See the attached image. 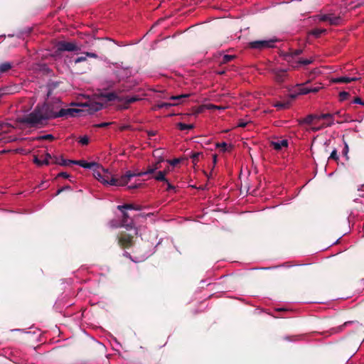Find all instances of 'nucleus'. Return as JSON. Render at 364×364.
Wrapping results in <instances>:
<instances>
[{"label":"nucleus","instance_id":"f257e3e1","mask_svg":"<svg viewBox=\"0 0 364 364\" xmlns=\"http://www.w3.org/2000/svg\"><path fill=\"white\" fill-rule=\"evenodd\" d=\"M81 110L74 108L60 109L58 112L53 110V107L48 104L38 105L29 114L18 117L17 121L29 127H36L42 125L48 119H55L61 117H75Z\"/></svg>","mask_w":364,"mask_h":364},{"label":"nucleus","instance_id":"f03ea898","mask_svg":"<svg viewBox=\"0 0 364 364\" xmlns=\"http://www.w3.org/2000/svg\"><path fill=\"white\" fill-rule=\"evenodd\" d=\"M93 176L105 185L112 186L115 183V178L113 177L107 168H105L99 164H97L96 168L93 169Z\"/></svg>","mask_w":364,"mask_h":364},{"label":"nucleus","instance_id":"7ed1b4c3","mask_svg":"<svg viewBox=\"0 0 364 364\" xmlns=\"http://www.w3.org/2000/svg\"><path fill=\"white\" fill-rule=\"evenodd\" d=\"M276 41L277 40L274 38L255 41L250 43V46L251 48L258 50L273 48L274 46Z\"/></svg>","mask_w":364,"mask_h":364},{"label":"nucleus","instance_id":"20e7f679","mask_svg":"<svg viewBox=\"0 0 364 364\" xmlns=\"http://www.w3.org/2000/svg\"><path fill=\"white\" fill-rule=\"evenodd\" d=\"M137 176V173H133L130 171L126 172L124 175L121 176L118 178H115V183L112 186H127L130 180Z\"/></svg>","mask_w":364,"mask_h":364},{"label":"nucleus","instance_id":"39448f33","mask_svg":"<svg viewBox=\"0 0 364 364\" xmlns=\"http://www.w3.org/2000/svg\"><path fill=\"white\" fill-rule=\"evenodd\" d=\"M58 50L61 51H79L81 48L75 42L63 41L58 43Z\"/></svg>","mask_w":364,"mask_h":364},{"label":"nucleus","instance_id":"423d86ee","mask_svg":"<svg viewBox=\"0 0 364 364\" xmlns=\"http://www.w3.org/2000/svg\"><path fill=\"white\" fill-rule=\"evenodd\" d=\"M287 61L290 63L291 66L294 68H298L301 65H306L313 63L314 59L312 58L309 59H299L296 61L291 60L287 58Z\"/></svg>","mask_w":364,"mask_h":364},{"label":"nucleus","instance_id":"0eeeda50","mask_svg":"<svg viewBox=\"0 0 364 364\" xmlns=\"http://www.w3.org/2000/svg\"><path fill=\"white\" fill-rule=\"evenodd\" d=\"M160 164L159 162H156L151 165H149L147 168V170L145 171L137 172L138 176H146L149 174L154 173L156 170L160 168Z\"/></svg>","mask_w":364,"mask_h":364},{"label":"nucleus","instance_id":"6e6552de","mask_svg":"<svg viewBox=\"0 0 364 364\" xmlns=\"http://www.w3.org/2000/svg\"><path fill=\"white\" fill-rule=\"evenodd\" d=\"M122 213L123 215L122 226L124 227L127 230L134 228V223L132 220H131L130 222L128 223V218H129L128 214L124 210H123V212H122Z\"/></svg>","mask_w":364,"mask_h":364},{"label":"nucleus","instance_id":"1a4fd4ad","mask_svg":"<svg viewBox=\"0 0 364 364\" xmlns=\"http://www.w3.org/2000/svg\"><path fill=\"white\" fill-rule=\"evenodd\" d=\"M360 78L357 77H350L346 76H342L332 79V82L334 83H349L351 82L357 81Z\"/></svg>","mask_w":364,"mask_h":364},{"label":"nucleus","instance_id":"9d476101","mask_svg":"<svg viewBox=\"0 0 364 364\" xmlns=\"http://www.w3.org/2000/svg\"><path fill=\"white\" fill-rule=\"evenodd\" d=\"M334 116H337L341 118V121H338L337 123H344L348 122H353L350 116L347 113H342L341 111H337L333 113Z\"/></svg>","mask_w":364,"mask_h":364},{"label":"nucleus","instance_id":"9b49d317","mask_svg":"<svg viewBox=\"0 0 364 364\" xmlns=\"http://www.w3.org/2000/svg\"><path fill=\"white\" fill-rule=\"evenodd\" d=\"M75 164L79 165L85 168L94 169L97 166V163L95 162H87L85 160L75 161Z\"/></svg>","mask_w":364,"mask_h":364},{"label":"nucleus","instance_id":"f8f14e48","mask_svg":"<svg viewBox=\"0 0 364 364\" xmlns=\"http://www.w3.org/2000/svg\"><path fill=\"white\" fill-rule=\"evenodd\" d=\"M271 144L275 150L279 151L283 148L287 147L288 141L287 139H282L272 141Z\"/></svg>","mask_w":364,"mask_h":364},{"label":"nucleus","instance_id":"ddd939ff","mask_svg":"<svg viewBox=\"0 0 364 364\" xmlns=\"http://www.w3.org/2000/svg\"><path fill=\"white\" fill-rule=\"evenodd\" d=\"M119 243L124 247H128L132 245V237L127 234H122L119 237Z\"/></svg>","mask_w":364,"mask_h":364},{"label":"nucleus","instance_id":"4468645a","mask_svg":"<svg viewBox=\"0 0 364 364\" xmlns=\"http://www.w3.org/2000/svg\"><path fill=\"white\" fill-rule=\"evenodd\" d=\"M75 161L64 159L62 156L53 157V163L61 166H67L70 164H75Z\"/></svg>","mask_w":364,"mask_h":364},{"label":"nucleus","instance_id":"2eb2a0df","mask_svg":"<svg viewBox=\"0 0 364 364\" xmlns=\"http://www.w3.org/2000/svg\"><path fill=\"white\" fill-rule=\"evenodd\" d=\"M334 114H322L320 115L316 116V119L318 120L321 119H328V122L326 124V127H331L333 124H334V120H333Z\"/></svg>","mask_w":364,"mask_h":364},{"label":"nucleus","instance_id":"dca6fc26","mask_svg":"<svg viewBox=\"0 0 364 364\" xmlns=\"http://www.w3.org/2000/svg\"><path fill=\"white\" fill-rule=\"evenodd\" d=\"M50 159H53V158L50 154L47 153L43 161H41L38 157L35 156L33 159V162L38 166L48 165L50 164Z\"/></svg>","mask_w":364,"mask_h":364},{"label":"nucleus","instance_id":"f3484780","mask_svg":"<svg viewBox=\"0 0 364 364\" xmlns=\"http://www.w3.org/2000/svg\"><path fill=\"white\" fill-rule=\"evenodd\" d=\"M274 73L275 80L278 82H282L284 81L285 76H286V73H287L286 70H274Z\"/></svg>","mask_w":364,"mask_h":364},{"label":"nucleus","instance_id":"a211bd4d","mask_svg":"<svg viewBox=\"0 0 364 364\" xmlns=\"http://www.w3.org/2000/svg\"><path fill=\"white\" fill-rule=\"evenodd\" d=\"M84 55H85L84 56H80V57L77 58L75 60V63H79L85 61L87 57L92 58H97V55L95 53L86 52L84 53Z\"/></svg>","mask_w":364,"mask_h":364},{"label":"nucleus","instance_id":"6ab92c4d","mask_svg":"<svg viewBox=\"0 0 364 364\" xmlns=\"http://www.w3.org/2000/svg\"><path fill=\"white\" fill-rule=\"evenodd\" d=\"M342 21V18L340 16H335L333 14H329L328 22L331 25H339Z\"/></svg>","mask_w":364,"mask_h":364},{"label":"nucleus","instance_id":"aec40b11","mask_svg":"<svg viewBox=\"0 0 364 364\" xmlns=\"http://www.w3.org/2000/svg\"><path fill=\"white\" fill-rule=\"evenodd\" d=\"M296 87L298 95H306L310 93L309 87H306L305 84H297Z\"/></svg>","mask_w":364,"mask_h":364},{"label":"nucleus","instance_id":"412c9836","mask_svg":"<svg viewBox=\"0 0 364 364\" xmlns=\"http://www.w3.org/2000/svg\"><path fill=\"white\" fill-rule=\"evenodd\" d=\"M164 153V151L162 149H157L153 151V156L155 158H157L156 162L161 163L164 161V158L162 156Z\"/></svg>","mask_w":364,"mask_h":364},{"label":"nucleus","instance_id":"4be33fe9","mask_svg":"<svg viewBox=\"0 0 364 364\" xmlns=\"http://www.w3.org/2000/svg\"><path fill=\"white\" fill-rule=\"evenodd\" d=\"M153 178L159 181H165L168 182L167 179L166 178V172L165 171H158Z\"/></svg>","mask_w":364,"mask_h":364},{"label":"nucleus","instance_id":"5701e85b","mask_svg":"<svg viewBox=\"0 0 364 364\" xmlns=\"http://www.w3.org/2000/svg\"><path fill=\"white\" fill-rule=\"evenodd\" d=\"M117 209L123 212L124 210H139L140 208L139 207H135L132 204H124L118 205Z\"/></svg>","mask_w":364,"mask_h":364},{"label":"nucleus","instance_id":"b1692460","mask_svg":"<svg viewBox=\"0 0 364 364\" xmlns=\"http://www.w3.org/2000/svg\"><path fill=\"white\" fill-rule=\"evenodd\" d=\"M12 68V64L9 62H4L0 64V74L9 70Z\"/></svg>","mask_w":364,"mask_h":364},{"label":"nucleus","instance_id":"393cba45","mask_svg":"<svg viewBox=\"0 0 364 364\" xmlns=\"http://www.w3.org/2000/svg\"><path fill=\"white\" fill-rule=\"evenodd\" d=\"M274 107H276L277 109H286L290 107V102H277V103L274 104Z\"/></svg>","mask_w":364,"mask_h":364},{"label":"nucleus","instance_id":"a878e982","mask_svg":"<svg viewBox=\"0 0 364 364\" xmlns=\"http://www.w3.org/2000/svg\"><path fill=\"white\" fill-rule=\"evenodd\" d=\"M177 127L181 131L191 129L194 127L193 124H185V123H182V122H179L177 124Z\"/></svg>","mask_w":364,"mask_h":364},{"label":"nucleus","instance_id":"bb28decb","mask_svg":"<svg viewBox=\"0 0 364 364\" xmlns=\"http://www.w3.org/2000/svg\"><path fill=\"white\" fill-rule=\"evenodd\" d=\"M326 32V30L324 28H315L311 31V34L314 36L315 37L318 38L321 34L325 33Z\"/></svg>","mask_w":364,"mask_h":364},{"label":"nucleus","instance_id":"cd10ccee","mask_svg":"<svg viewBox=\"0 0 364 364\" xmlns=\"http://www.w3.org/2000/svg\"><path fill=\"white\" fill-rule=\"evenodd\" d=\"M180 103H181L180 102H176V103L161 102V103L158 104V107L159 109L168 108V107H171L172 106L178 105Z\"/></svg>","mask_w":364,"mask_h":364},{"label":"nucleus","instance_id":"c85d7f7f","mask_svg":"<svg viewBox=\"0 0 364 364\" xmlns=\"http://www.w3.org/2000/svg\"><path fill=\"white\" fill-rule=\"evenodd\" d=\"M216 147L220 148L222 151L225 152L228 150V148L230 147L226 142L218 143L216 144Z\"/></svg>","mask_w":364,"mask_h":364},{"label":"nucleus","instance_id":"c756f323","mask_svg":"<svg viewBox=\"0 0 364 364\" xmlns=\"http://www.w3.org/2000/svg\"><path fill=\"white\" fill-rule=\"evenodd\" d=\"M190 95H191V94H183V95H173V96H171L170 97V99L173 100H178V101H179L181 99L188 97Z\"/></svg>","mask_w":364,"mask_h":364},{"label":"nucleus","instance_id":"7c9ffc66","mask_svg":"<svg viewBox=\"0 0 364 364\" xmlns=\"http://www.w3.org/2000/svg\"><path fill=\"white\" fill-rule=\"evenodd\" d=\"M234 58V55H224L221 60L222 63H227L231 61Z\"/></svg>","mask_w":364,"mask_h":364},{"label":"nucleus","instance_id":"2f4dec72","mask_svg":"<svg viewBox=\"0 0 364 364\" xmlns=\"http://www.w3.org/2000/svg\"><path fill=\"white\" fill-rule=\"evenodd\" d=\"M89 138L87 136H82L79 138V143L81 145H87L89 143Z\"/></svg>","mask_w":364,"mask_h":364},{"label":"nucleus","instance_id":"473e14b6","mask_svg":"<svg viewBox=\"0 0 364 364\" xmlns=\"http://www.w3.org/2000/svg\"><path fill=\"white\" fill-rule=\"evenodd\" d=\"M139 99L135 96H127L124 98V100L127 103H133L137 100H139Z\"/></svg>","mask_w":364,"mask_h":364},{"label":"nucleus","instance_id":"72a5a7b5","mask_svg":"<svg viewBox=\"0 0 364 364\" xmlns=\"http://www.w3.org/2000/svg\"><path fill=\"white\" fill-rule=\"evenodd\" d=\"M329 159H333L335 161H338V155L337 154V150L336 149H334L331 153V155L328 158Z\"/></svg>","mask_w":364,"mask_h":364},{"label":"nucleus","instance_id":"f704fd0d","mask_svg":"<svg viewBox=\"0 0 364 364\" xmlns=\"http://www.w3.org/2000/svg\"><path fill=\"white\" fill-rule=\"evenodd\" d=\"M349 96V93L345 91L341 92L339 94V97L341 101L346 100Z\"/></svg>","mask_w":364,"mask_h":364},{"label":"nucleus","instance_id":"c9c22d12","mask_svg":"<svg viewBox=\"0 0 364 364\" xmlns=\"http://www.w3.org/2000/svg\"><path fill=\"white\" fill-rule=\"evenodd\" d=\"M102 107V105L100 103H95V104L92 105V110L95 111V112H97V111L101 109Z\"/></svg>","mask_w":364,"mask_h":364},{"label":"nucleus","instance_id":"e433bc0d","mask_svg":"<svg viewBox=\"0 0 364 364\" xmlns=\"http://www.w3.org/2000/svg\"><path fill=\"white\" fill-rule=\"evenodd\" d=\"M314 119H316V116L309 115L304 119V122L311 124Z\"/></svg>","mask_w":364,"mask_h":364},{"label":"nucleus","instance_id":"4c0bfd02","mask_svg":"<svg viewBox=\"0 0 364 364\" xmlns=\"http://www.w3.org/2000/svg\"><path fill=\"white\" fill-rule=\"evenodd\" d=\"M328 14H321L318 16V19L321 21H328Z\"/></svg>","mask_w":364,"mask_h":364},{"label":"nucleus","instance_id":"58836bf2","mask_svg":"<svg viewBox=\"0 0 364 364\" xmlns=\"http://www.w3.org/2000/svg\"><path fill=\"white\" fill-rule=\"evenodd\" d=\"M180 159H172V160H167L166 161L171 166H176V164H178L179 162H180Z\"/></svg>","mask_w":364,"mask_h":364},{"label":"nucleus","instance_id":"ea45409f","mask_svg":"<svg viewBox=\"0 0 364 364\" xmlns=\"http://www.w3.org/2000/svg\"><path fill=\"white\" fill-rule=\"evenodd\" d=\"M106 97L108 99V100L112 101L114 100L117 98V95L115 93L111 92L108 93Z\"/></svg>","mask_w":364,"mask_h":364},{"label":"nucleus","instance_id":"a19ab883","mask_svg":"<svg viewBox=\"0 0 364 364\" xmlns=\"http://www.w3.org/2000/svg\"><path fill=\"white\" fill-rule=\"evenodd\" d=\"M321 87L320 86H314L309 87L310 92H317L321 90Z\"/></svg>","mask_w":364,"mask_h":364},{"label":"nucleus","instance_id":"79ce46f5","mask_svg":"<svg viewBox=\"0 0 364 364\" xmlns=\"http://www.w3.org/2000/svg\"><path fill=\"white\" fill-rule=\"evenodd\" d=\"M348 150H349L348 145V144L346 141H344V148H343V155L347 156H348Z\"/></svg>","mask_w":364,"mask_h":364},{"label":"nucleus","instance_id":"37998d69","mask_svg":"<svg viewBox=\"0 0 364 364\" xmlns=\"http://www.w3.org/2000/svg\"><path fill=\"white\" fill-rule=\"evenodd\" d=\"M200 153H199V152L194 153V154H192L191 158L193 159V163L196 162V160L200 156Z\"/></svg>","mask_w":364,"mask_h":364},{"label":"nucleus","instance_id":"c03bdc74","mask_svg":"<svg viewBox=\"0 0 364 364\" xmlns=\"http://www.w3.org/2000/svg\"><path fill=\"white\" fill-rule=\"evenodd\" d=\"M353 103L364 105V102L360 97H355L353 100Z\"/></svg>","mask_w":364,"mask_h":364},{"label":"nucleus","instance_id":"a18cd8bd","mask_svg":"<svg viewBox=\"0 0 364 364\" xmlns=\"http://www.w3.org/2000/svg\"><path fill=\"white\" fill-rule=\"evenodd\" d=\"M41 139H49V140H51L53 139L54 137L52 134H46V135H43L42 136L40 137Z\"/></svg>","mask_w":364,"mask_h":364},{"label":"nucleus","instance_id":"49530a36","mask_svg":"<svg viewBox=\"0 0 364 364\" xmlns=\"http://www.w3.org/2000/svg\"><path fill=\"white\" fill-rule=\"evenodd\" d=\"M58 176L63 177V178H68L70 177L69 174L68 173H66V172H60L58 174Z\"/></svg>","mask_w":364,"mask_h":364},{"label":"nucleus","instance_id":"de8ad7c7","mask_svg":"<svg viewBox=\"0 0 364 364\" xmlns=\"http://www.w3.org/2000/svg\"><path fill=\"white\" fill-rule=\"evenodd\" d=\"M139 186H140V183L132 184V185L128 186V188L129 189H134V188H139Z\"/></svg>","mask_w":364,"mask_h":364},{"label":"nucleus","instance_id":"09e8293b","mask_svg":"<svg viewBox=\"0 0 364 364\" xmlns=\"http://www.w3.org/2000/svg\"><path fill=\"white\" fill-rule=\"evenodd\" d=\"M111 123H109V122H103V123H100V124H97L96 127H105L108 126Z\"/></svg>","mask_w":364,"mask_h":364},{"label":"nucleus","instance_id":"8fccbe9b","mask_svg":"<svg viewBox=\"0 0 364 364\" xmlns=\"http://www.w3.org/2000/svg\"><path fill=\"white\" fill-rule=\"evenodd\" d=\"M68 189H70V186H65V187H63L60 189L58 190L57 191V195L60 194L62 191H65V190H68Z\"/></svg>","mask_w":364,"mask_h":364},{"label":"nucleus","instance_id":"3c124183","mask_svg":"<svg viewBox=\"0 0 364 364\" xmlns=\"http://www.w3.org/2000/svg\"><path fill=\"white\" fill-rule=\"evenodd\" d=\"M247 122H244V121H240L239 123H238V127H245L246 125H247Z\"/></svg>","mask_w":364,"mask_h":364},{"label":"nucleus","instance_id":"603ef678","mask_svg":"<svg viewBox=\"0 0 364 364\" xmlns=\"http://www.w3.org/2000/svg\"><path fill=\"white\" fill-rule=\"evenodd\" d=\"M206 107L208 109H215V108H218V106L210 104V105H206Z\"/></svg>","mask_w":364,"mask_h":364},{"label":"nucleus","instance_id":"864d4df0","mask_svg":"<svg viewBox=\"0 0 364 364\" xmlns=\"http://www.w3.org/2000/svg\"><path fill=\"white\" fill-rule=\"evenodd\" d=\"M13 139H4L2 136H1V134L0 133V141H3L4 142H8V141H12Z\"/></svg>","mask_w":364,"mask_h":364},{"label":"nucleus","instance_id":"5fc2aeb1","mask_svg":"<svg viewBox=\"0 0 364 364\" xmlns=\"http://www.w3.org/2000/svg\"><path fill=\"white\" fill-rule=\"evenodd\" d=\"M364 5V0H358V4L355 6H359Z\"/></svg>","mask_w":364,"mask_h":364},{"label":"nucleus","instance_id":"6e6d98bb","mask_svg":"<svg viewBox=\"0 0 364 364\" xmlns=\"http://www.w3.org/2000/svg\"><path fill=\"white\" fill-rule=\"evenodd\" d=\"M213 166L216 164L217 163V156L216 155H213Z\"/></svg>","mask_w":364,"mask_h":364},{"label":"nucleus","instance_id":"4d7b16f0","mask_svg":"<svg viewBox=\"0 0 364 364\" xmlns=\"http://www.w3.org/2000/svg\"><path fill=\"white\" fill-rule=\"evenodd\" d=\"M156 134L155 132L154 131H149L148 132V135L151 136H154Z\"/></svg>","mask_w":364,"mask_h":364},{"label":"nucleus","instance_id":"13d9d810","mask_svg":"<svg viewBox=\"0 0 364 364\" xmlns=\"http://www.w3.org/2000/svg\"><path fill=\"white\" fill-rule=\"evenodd\" d=\"M166 183H167V184H168V189H172V188H173V186H171V185L168 183V182H166Z\"/></svg>","mask_w":364,"mask_h":364},{"label":"nucleus","instance_id":"bf43d9fd","mask_svg":"<svg viewBox=\"0 0 364 364\" xmlns=\"http://www.w3.org/2000/svg\"><path fill=\"white\" fill-rule=\"evenodd\" d=\"M301 53V50H297L295 51V55H299L300 53Z\"/></svg>","mask_w":364,"mask_h":364},{"label":"nucleus","instance_id":"052dcab7","mask_svg":"<svg viewBox=\"0 0 364 364\" xmlns=\"http://www.w3.org/2000/svg\"><path fill=\"white\" fill-rule=\"evenodd\" d=\"M147 257H148V255H144V256H143V257H141V259L139 262H140V261H141V260H144L146 258H147Z\"/></svg>","mask_w":364,"mask_h":364},{"label":"nucleus","instance_id":"680f3d73","mask_svg":"<svg viewBox=\"0 0 364 364\" xmlns=\"http://www.w3.org/2000/svg\"><path fill=\"white\" fill-rule=\"evenodd\" d=\"M164 171L166 172V175L170 171V169L169 168H168L167 169L164 170Z\"/></svg>","mask_w":364,"mask_h":364},{"label":"nucleus","instance_id":"e2e57ef3","mask_svg":"<svg viewBox=\"0 0 364 364\" xmlns=\"http://www.w3.org/2000/svg\"><path fill=\"white\" fill-rule=\"evenodd\" d=\"M356 122L360 123L363 122V118L355 120Z\"/></svg>","mask_w":364,"mask_h":364},{"label":"nucleus","instance_id":"0e129e2a","mask_svg":"<svg viewBox=\"0 0 364 364\" xmlns=\"http://www.w3.org/2000/svg\"><path fill=\"white\" fill-rule=\"evenodd\" d=\"M217 109H223L224 108H223V107H218Z\"/></svg>","mask_w":364,"mask_h":364}]
</instances>
